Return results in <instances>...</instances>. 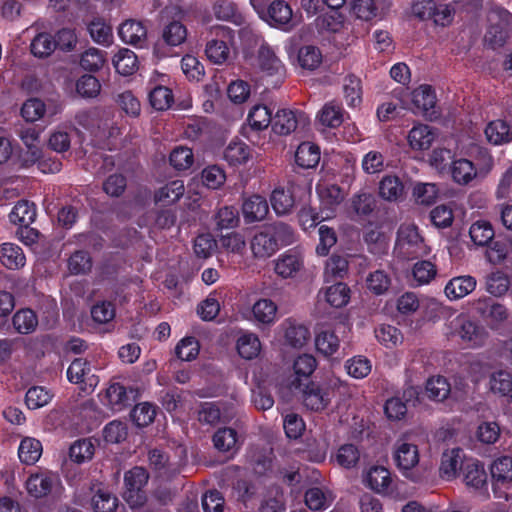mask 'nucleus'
I'll use <instances>...</instances> for the list:
<instances>
[{"label":"nucleus","mask_w":512,"mask_h":512,"mask_svg":"<svg viewBox=\"0 0 512 512\" xmlns=\"http://www.w3.org/2000/svg\"><path fill=\"white\" fill-rule=\"evenodd\" d=\"M437 274L435 264L428 260L418 261L414 264L412 269L413 279L417 285H425L430 283Z\"/></svg>","instance_id":"obj_55"},{"label":"nucleus","mask_w":512,"mask_h":512,"mask_svg":"<svg viewBox=\"0 0 512 512\" xmlns=\"http://www.w3.org/2000/svg\"><path fill=\"white\" fill-rule=\"evenodd\" d=\"M90 372L91 368L89 363L85 359L77 358L69 365L67 369V378L70 382L75 384L89 381V384L93 385L94 380L96 384L97 379L94 375L89 376Z\"/></svg>","instance_id":"obj_34"},{"label":"nucleus","mask_w":512,"mask_h":512,"mask_svg":"<svg viewBox=\"0 0 512 512\" xmlns=\"http://www.w3.org/2000/svg\"><path fill=\"white\" fill-rule=\"evenodd\" d=\"M464 480L467 485L480 488L487 480L484 466L478 460H469L464 467Z\"/></svg>","instance_id":"obj_39"},{"label":"nucleus","mask_w":512,"mask_h":512,"mask_svg":"<svg viewBox=\"0 0 512 512\" xmlns=\"http://www.w3.org/2000/svg\"><path fill=\"white\" fill-rule=\"evenodd\" d=\"M297 59L301 68L312 71L321 65L323 57L318 47L307 45L299 49Z\"/></svg>","instance_id":"obj_43"},{"label":"nucleus","mask_w":512,"mask_h":512,"mask_svg":"<svg viewBox=\"0 0 512 512\" xmlns=\"http://www.w3.org/2000/svg\"><path fill=\"white\" fill-rule=\"evenodd\" d=\"M148 473L142 467H134L124 476L123 498L131 508L141 507L146 501L143 487L148 481Z\"/></svg>","instance_id":"obj_5"},{"label":"nucleus","mask_w":512,"mask_h":512,"mask_svg":"<svg viewBox=\"0 0 512 512\" xmlns=\"http://www.w3.org/2000/svg\"><path fill=\"white\" fill-rule=\"evenodd\" d=\"M304 268V256L297 249H289L274 260V271L282 279L294 278Z\"/></svg>","instance_id":"obj_6"},{"label":"nucleus","mask_w":512,"mask_h":512,"mask_svg":"<svg viewBox=\"0 0 512 512\" xmlns=\"http://www.w3.org/2000/svg\"><path fill=\"white\" fill-rule=\"evenodd\" d=\"M285 341L294 348H302L310 339V331L304 324L293 319H286L281 324Z\"/></svg>","instance_id":"obj_13"},{"label":"nucleus","mask_w":512,"mask_h":512,"mask_svg":"<svg viewBox=\"0 0 512 512\" xmlns=\"http://www.w3.org/2000/svg\"><path fill=\"white\" fill-rule=\"evenodd\" d=\"M216 36L223 39H212L207 42L205 53L210 61L215 64H223L230 57V48L228 47L227 40L232 39V31L224 26H218L214 29Z\"/></svg>","instance_id":"obj_8"},{"label":"nucleus","mask_w":512,"mask_h":512,"mask_svg":"<svg viewBox=\"0 0 512 512\" xmlns=\"http://www.w3.org/2000/svg\"><path fill=\"white\" fill-rule=\"evenodd\" d=\"M37 317L30 309H22L13 317L14 328L21 334L32 332L37 326Z\"/></svg>","instance_id":"obj_56"},{"label":"nucleus","mask_w":512,"mask_h":512,"mask_svg":"<svg viewBox=\"0 0 512 512\" xmlns=\"http://www.w3.org/2000/svg\"><path fill=\"white\" fill-rule=\"evenodd\" d=\"M322 294L324 300L335 308L345 306L350 299L349 287L341 282L328 287Z\"/></svg>","instance_id":"obj_38"},{"label":"nucleus","mask_w":512,"mask_h":512,"mask_svg":"<svg viewBox=\"0 0 512 512\" xmlns=\"http://www.w3.org/2000/svg\"><path fill=\"white\" fill-rule=\"evenodd\" d=\"M412 103L415 108L426 116H432L436 104V95L429 85H421L412 93Z\"/></svg>","instance_id":"obj_21"},{"label":"nucleus","mask_w":512,"mask_h":512,"mask_svg":"<svg viewBox=\"0 0 512 512\" xmlns=\"http://www.w3.org/2000/svg\"><path fill=\"white\" fill-rule=\"evenodd\" d=\"M92 40L100 45H110L113 41L111 26L102 18H94L87 24Z\"/></svg>","instance_id":"obj_35"},{"label":"nucleus","mask_w":512,"mask_h":512,"mask_svg":"<svg viewBox=\"0 0 512 512\" xmlns=\"http://www.w3.org/2000/svg\"><path fill=\"white\" fill-rule=\"evenodd\" d=\"M0 261L8 269H18L25 265L26 258L18 245L4 243L0 246Z\"/></svg>","instance_id":"obj_26"},{"label":"nucleus","mask_w":512,"mask_h":512,"mask_svg":"<svg viewBox=\"0 0 512 512\" xmlns=\"http://www.w3.org/2000/svg\"><path fill=\"white\" fill-rule=\"evenodd\" d=\"M420 434L414 431L401 435L394 444L393 459L401 474L413 482L420 480L414 468L419 463L418 442Z\"/></svg>","instance_id":"obj_1"},{"label":"nucleus","mask_w":512,"mask_h":512,"mask_svg":"<svg viewBox=\"0 0 512 512\" xmlns=\"http://www.w3.org/2000/svg\"><path fill=\"white\" fill-rule=\"evenodd\" d=\"M212 11L218 20L236 24L241 21L236 5L228 0H216L212 6Z\"/></svg>","instance_id":"obj_50"},{"label":"nucleus","mask_w":512,"mask_h":512,"mask_svg":"<svg viewBox=\"0 0 512 512\" xmlns=\"http://www.w3.org/2000/svg\"><path fill=\"white\" fill-rule=\"evenodd\" d=\"M484 133L487 141L493 145H503L512 142V125L501 119L489 122Z\"/></svg>","instance_id":"obj_19"},{"label":"nucleus","mask_w":512,"mask_h":512,"mask_svg":"<svg viewBox=\"0 0 512 512\" xmlns=\"http://www.w3.org/2000/svg\"><path fill=\"white\" fill-rule=\"evenodd\" d=\"M492 392L507 396L512 403V375L506 371H498L490 377Z\"/></svg>","instance_id":"obj_52"},{"label":"nucleus","mask_w":512,"mask_h":512,"mask_svg":"<svg viewBox=\"0 0 512 512\" xmlns=\"http://www.w3.org/2000/svg\"><path fill=\"white\" fill-rule=\"evenodd\" d=\"M112 62L116 71L123 76L132 75L138 69L137 56L128 48H121L114 55Z\"/></svg>","instance_id":"obj_25"},{"label":"nucleus","mask_w":512,"mask_h":512,"mask_svg":"<svg viewBox=\"0 0 512 512\" xmlns=\"http://www.w3.org/2000/svg\"><path fill=\"white\" fill-rule=\"evenodd\" d=\"M156 416V406L149 402L137 404L131 413L132 420L139 427L148 426Z\"/></svg>","instance_id":"obj_58"},{"label":"nucleus","mask_w":512,"mask_h":512,"mask_svg":"<svg viewBox=\"0 0 512 512\" xmlns=\"http://www.w3.org/2000/svg\"><path fill=\"white\" fill-rule=\"evenodd\" d=\"M316 190L322 209L328 211L325 218H329L334 209L342 203L345 194L339 186L334 184H319Z\"/></svg>","instance_id":"obj_16"},{"label":"nucleus","mask_w":512,"mask_h":512,"mask_svg":"<svg viewBox=\"0 0 512 512\" xmlns=\"http://www.w3.org/2000/svg\"><path fill=\"white\" fill-rule=\"evenodd\" d=\"M225 160L231 165L244 164L250 158V148L240 141H232L224 152Z\"/></svg>","instance_id":"obj_49"},{"label":"nucleus","mask_w":512,"mask_h":512,"mask_svg":"<svg viewBox=\"0 0 512 512\" xmlns=\"http://www.w3.org/2000/svg\"><path fill=\"white\" fill-rule=\"evenodd\" d=\"M102 402L112 411L119 412L129 404V397L123 385L113 383L106 389Z\"/></svg>","instance_id":"obj_23"},{"label":"nucleus","mask_w":512,"mask_h":512,"mask_svg":"<svg viewBox=\"0 0 512 512\" xmlns=\"http://www.w3.org/2000/svg\"><path fill=\"white\" fill-rule=\"evenodd\" d=\"M407 138L413 150H426L430 148L434 134L428 125L420 124L410 130Z\"/></svg>","instance_id":"obj_28"},{"label":"nucleus","mask_w":512,"mask_h":512,"mask_svg":"<svg viewBox=\"0 0 512 512\" xmlns=\"http://www.w3.org/2000/svg\"><path fill=\"white\" fill-rule=\"evenodd\" d=\"M200 350L199 342L195 337H184L181 339L175 347L176 356L182 361L194 360Z\"/></svg>","instance_id":"obj_57"},{"label":"nucleus","mask_w":512,"mask_h":512,"mask_svg":"<svg viewBox=\"0 0 512 512\" xmlns=\"http://www.w3.org/2000/svg\"><path fill=\"white\" fill-rule=\"evenodd\" d=\"M412 14L420 20H432L436 25L447 26L453 20L454 8L442 0H415Z\"/></svg>","instance_id":"obj_3"},{"label":"nucleus","mask_w":512,"mask_h":512,"mask_svg":"<svg viewBox=\"0 0 512 512\" xmlns=\"http://www.w3.org/2000/svg\"><path fill=\"white\" fill-rule=\"evenodd\" d=\"M266 21L272 27L289 31L294 27L293 12L288 3L274 0L267 9Z\"/></svg>","instance_id":"obj_9"},{"label":"nucleus","mask_w":512,"mask_h":512,"mask_svg":"<svg viewBox=\"0 0 512 512\" xmlns=\"http://www.w3.org/2000/svg\"><path fill=\"white\" fill-rule=\"evenodd\" d=\"M404 192V186L396 176H385L379 183V196L384 200L398 201Z\"/></svg>","instance_id":"obj_37"},{"label":"nucleus","mask_w":512,"mask_h":512,"mask_svg":"<svg viewBox=\"0 0 512 512\" xmlns=\"http://www.w3.org/2000/svg\"><path fill=\"white\" fill-rule=\"evenodd\" d=\"M106 62V52L91 47L83 52L80 58V65L87 71H98Z\"/></svg>","instance_id":"obj_53"},{"label":"nucleus","mask_w":512,"mask_h":512,"mask_svg":"<svg viewBox=\"0 0 512 512\" xmlns=\"http://www.w3.org/2000/svg\"><path fill=\"white\" fill-rule=\"evenodd\" d=\"M250 249L253 257L259 260L269 258L279 250L277 243L265 226L257 230L250 239Z\"/></svg>","instance_id":"obj_10"},{"label":"nucleus","mask_w":512,"mask_h":512,"mask_svg":"<svg viewBox=\"0 0 512 512\" xmlns=\"http://www.w3.org/2000/svg\"><path fill=\"white\" fill-rule=\"evenodd\" d=\"M264 226L277 243L278 249L280 246L289 245L294 241V231L288 224L284 222H274Z\"/></svg>","instance_id":"obj_51"},{"label":"nucleus","mask_w":512,"mask_h":512,"mask_svg":"<svg viewBox=\"0 0 512 512\" xmlns=\"http://www.w3.org/2000/svg\"><path fill=\"white\" fill-rule=\"evenodd\" d=\"M94 455V445L89 439H82L74 442L69 449L70 459L77 463L82 464L90 460Z\"/></svg>","instance_id":"obj_54"},{"label":"nucleus","mask_w":512,"mask_h":512,"mask_svg":"<svg viewBox=\"0 0 512 512\" xmlns=\"http://www.w3.org/2000/svg\"><path fill=\"white\" fill-rule=\"evenodd\" d=\"M149 101L156 110H166L173 103L172 91L165 86H156L149 93Z\"/></svg>","instance_id":"obj_62"},{"label":"nucleus","mask_w":512,"mask_h":512,"mask_svg":"<svg viewBox=\"0 0 512 512\" xmlns=\"http://www.w3.org/2000/svg\"><path fill=\"white\" fill-rule=\"evenodd\" d=\"M42 452V443L33 437H24L18 447L19 459L27 465L35 464L40 459Z\"/></svg>","instance_id":"obj_24"},{"label":"nucleus","mask_w":512,"mask_h":512,"mask_svg":"<svg viewBox=\"0 0 512 512\" xmlns=\"http://www.w3.org/2000/svg\"><path fill=\"white\" fill-rule=\"evenodd\" d=\"M366 485L378 494H387L392 483L388 469L382 466H375L369 469L365 477Z\"/></svg>","instance_id":"obj_22"},{"label":"nucleus","mask_w":512,"mask_h":512,"mask_svg":"<svg viewBox=\"0 0 512 512\" xmlns=\"http://www.w3.org/2000/svg\"><path fill=\"white\" fill-rule=\"evenodd\" d=\"M237 441V432L232 428L219 429L213 436L215 448L222 452L235 448Z\"/></svg>","instance_id":"obj_63"},{"label":"nucleus","mask_w":512,"mask_h":512,"mask_svg":"<svg viewBox=\"0 0 512 512\" xmlns=\"http://www.w3.org/2000/svg\"><path fill=\"white\" fill-rule=\"evenodd\" d=\"M120 39L129 45L142 48L147 41V29L141 21L129 19L118 29Z\"/></svg>","instance_id":"obj_11"},{"label":"nucleus","mask_w":512,"mask_h":512,"mask_svg":"<svg viewBox=\"0 0 512 512\" xmlns=\"http://www.w3.org/2000/svg\"><path fill=\"white\" fill-rule=\"evenodd\" d=\"M315 345L319 353L331 356L338 351L340 341L335 331L323 330L316 335Z\"/></svg>","instance_id":"obj_41"},{"label":"nucleus","mask_w":512,"mask_h":512,"mask_svg":"<svg viewBox=\"0 0 512 512\" xmlns=\"http://www.w3.org/2000/svg\"><path fill=\"white\" fill-rule=\"evenodd\" d=\"M271 114L265 105L257 104L250 109L247 121L252 129L264 130L273 122Z\"/></svg>","instance_id":"obj_44"},{"label":"nucleus","mask_w":512,"mask_h":512,"mask_svg":"<svg viewBox=\"0 0 512 512\" xmlns=\"http://www.w3.org/2000/svg\"><path fill=\"white\" fill-rule=\"evenodd\" d=\"M343 92L348 106H358L362 101V88L360 79L354 75L346 76L343 82Z\"/></svg>","instance_id":"obj_48"},{"label":"nucleus","mask_w":512,"mask_h":512,"mask_svg":"<svg viewBox=\"0 0 512 512\" xmlns=\"http://www.w3.org/2000/svg\"><path fill=\"white\" fill-rule=\"evenodd\" d=\"M404 109L406 106L402 98L394 97L386 100L377 108V117L383 122L390 121Z\"/></svg>","instance_id":"obj_59"},{"label":"nucleus","mask_w":512,"mask_h":512,"mask_svg":"<svg viewBox=\"0 0 512 512\" xmlns=\"http://www.w3.org/2000/svg\"><path fill=\"white\" fill-rule=\"evenodd\" d=\"M20 138L24 145L27 147L33 161H37L42 156V151L39 147L40 133L32 127L22 129Z\"/></svg>","instance_id":"obj_60"},{"label":"nucleus","mask_w":512,"mask_h":512,"mask_svg":"<svg viewBox=\"0 0 512 512\" xmlns=\"http://www.w3.org/2000/svg\"><path fill=\"white\" fill-rule=\"evenodd\" d=\"M252 312L258 322L272 324L276 320L277 306L270 299H260L253 305Z\"/></svg>","instance_id":"obj_45"},{"label":"nucleus","mask_w":512,"mask_h":512,"mask_svg":"<svg viewBox=\"0 0 512 512\" xmlns=\"http://www.w3.org/2000/svg\"><path fill=\"white\" fill-rule=\"evenodd\" d=\"M427 396L435 401H443L450 394L451 387L446 378L442 376H433L426 383Z\"/></svg>","instance_id":"obj_47"},{"label":"nucleus","mask_w":512,"mask_h":512,"mask_svg":"<svg viewBox=\"0 0 512 512\" xmlns=\"http://www.w3.org/2000/svg\"><path fill=\"white\" fill-rule=\"evenodd\" d=\"M272 209L278 216L288 215L295 206V198L290 187H277L270 196Z\"/></svg>","instance_id":"obj_20"},{"label":"nucleus","mask_w":512,"mask_h":512,"mask_svg":"<svg viewBox=\"0 0 512 512\" xmlns=\"http://www.w3.org/2000/svg\"><path fill=\"white\" fill-rule=\"evenodd\" d=\"M237 350L242 358L253 359L261 351V342L256 334L246 333L238 338Z\"/></svg>","instance_id":"obj_40"},{"label":"nucleus","mask_w":512,"mask_h":512,"mask_svg":"<svg viewBox=\"0 0 512 512\" xmlns=\"http://www.w3.org/2000/svg\"><path fill=\"white\" fill-rule=\"evenodd\" d=\"M117 506V498L105 490H99L92 498V507L95 512H114Z\"/></svg>","instance_id":"obj_64"},{"label":"nucleus","mask_w":512,"mask_h":512,"mask_svg":"<svg viewBox=\"0 0 512 512\" xmlns=\"http://www.w3.org/2000/svg\"><path fill=\"white\" fill-rule=\"evenodd\" d=\"M462 450L453 448L442 454L440 473L443 478L452 479L456 476L462 464Z\"/></svg>","instance_id":"obj_30"},{"label":"nucleus","mask_w":512,"mask_h":512,"mask_svg":"<svg viewBox=\"0 0 512 512\" xmlns=\"http://www.w3.org/2000/svg\"><path fill=\"white\" fill-rule=\"evenodd\" d=\"M317 120L324 127L337 128L343 122V109L336 102H328L318 112Z\"/></svg>","instance_id":"obj_31"},{"label":"nucleus","mask_w":512,"mask_h":512,"mask_svg":"<svg viewBox=\"0 0 512 512\" xmlns=\"http://www.w3.org/2000/svg\"><path fill=\"white\" fill-rule=\"evenodd\" d=\"M320 160L318 146L310 142L301 143L295 153V162L298 166L309 169L315 167Z\"/></svg>","instance_id":"obj_32"},{"label":"nucleus","mask_w":512,"mask_h":512,"mask_svg":"<svg viewBox=\"0 0 512 512\" xmlns=\"http://www.w3.org/2000/svg\"><path fill=\"white\" fill-rule=\"evenodd\" d=\"M491 475L495 486H508L512 482V458L504 456L495 460Z\"/></svg>","instance_id":"obj_33"},{"label":"nucleus","mask_w":512,"mask_h":512,"mask_svg":"<svg viewBox=\"0 0 512 512\" xmlns=\"http://www.w3.org/2000/svg\"><path fill=\"white\" fill-rule=\"evenodd\" d=\"M184 191L182 180L171 181L156 192L155 201L163 205L173 204L183 196Z\"/></svg>","instance_id":"obj_36"},{"label":"nucleus","mask_w":512,"mask_h":512,"mask_svg":"<svg viewBox=\"0 0 512 512\" xmlns=\"http://www.w3.org/2000/svg\"><path fill=\"white\" fill-rule=\"evenodd\" d=\"M268 212V202L260 195H252L243 201L242 215L247 224L264 220Z\"/></svg>","instance_id":"obj_12"},{"label":"nucleus","mask_w":512,"mask_h":512,"mask_svg":"<svg viewBox=\"0 0 512 512\" xmlns=\"http://www.w3.org/2000/svg\"><path fill=\"white\" fill-rule=\"evenodd\" d=\"M477 281L470 275L452 278L445 286L444 292L448 299H461L475 290Z\"/></svg>","instance_id":"obj_18"},{"label":"nucleus","mask_w":512,"mask_h":512,"mask_svg":"<svg viewBox=\"0 0 512 512\" xmlns=\"http://www.w3.org/2000/svg\"><path fill=\"white\" fill-rule=\"evenodd\" d=\"M375 337L381 344L389 348L397 346L403 340L401 332L391 325H380L375 329Z\"/></svg>","instance_id":"obj_61"},{"label":"nucleus","mask_w":512,"mask_h":512,"mask_svg":"<svg viewBox=\"0 0 512 512\" xmlns=\"http://www.w3.org/2000/svg\"><path fill=\"white\" fill-rule=\"evenodd\" d=\"M257 67L266 76L276 77V83L285 77V66L275 51L267 44L261 45L258 50Z\"/></svg>","instance_id":"obj_7"},{"label":"nucleus","mask_w":512,"mask_h":512,"mask_svg":"<svg viewBox=\"0 0 512 512\" xmlns=\"http://www.w3.org/2000/svg\"><path fill=\"white\" fill-rule=\"evenodd\" d=\"M448 329L450 335L458 336L471 348L483 346L488 338L487 330L464 314L453 318Z\"/></svg>","instance_id":"obj_2"},{"label":"nucleus","mask_w":512,"mask_h":512,"mask_svg":"<svg viewBox=\"0 0 512 512\" xmlns=\"http://www.w3.org/2000/svg\"><path fill=\"white\" fill-rule=\"evenodd\" d=\"M469 235L474 244L485 246L494 238L495 232L490 222L478 220L471 225Z\"/></svg>","instance_id":"obj_42"},{"label":"nucleus","mask_w":512,"mask_h":512,"mask_svg":"<svg viewBox=\"0 0 512 512\" xmlns=\"http://www.w3.org/2000/svg\"><path fill=\"white\" fill-rule=\"evenodd\" d=\"M395 251L403 258H417L428 254L418 228L413 224H403L397 232Z\"/></svg>","instance_id":"obj_4"},{"label":"nucleus","mask_w":512,"mask_h":512,"mask_svg":"<svg viewBox=\"0 0 512 512\" xmlns=\"http://www.w3.org/2000/svg\"><path fill=\"white\" fill-rule=\"evenodd\" d=\"M330 393L321 385L309 383L303 391V403L312 411H322L330 403Z\"/></svg>","instance_id":"obj_15"},{"label":"nucleus","mask_w":512,"mask_h":512,"mask_svg":"<svg viewBox=\"0 0 512 512\" xmlns=\"http://www.w3.org/2000/svg\"><path fill=\"white\" fill-rule=\"evenodd\" d=\"M302 118H304V114L301 112L288 109L278 110L273 118L272 129L276 134L288 135L297 128Z\"/></svg>","instance_id":"obj_17"},{"label":"nucleus","mask_w":512,"mask_h":512,"mask_svg":"<svg viewBox=\"0 0 512 512\" xmlns=\"http://www.w3.org/2000/svg\"><path fill=\"white\" fill-rule=\"evenodd\" d=\"M56 480L55 474L49 471H40L29 476L26 481V489L31 496L40 498L50 493Z\"/></svg>","instance_id":"obj_14"},{"label":"nucleus","mask_w":512,"mask_h":512,"mask_svg":"<svg viewBox=\"0 0 512 512\" xmlns=\"http://www.w3.org/2000/svg\"><path fill=\"white\" fill-rule=\"evenodd\" d=\"M450 171L453 180L461 185L468 184L477 176V169L473 162L464 158L454 160Z\"/></svg>","instance_id":"obj_27"},{"label":"nucleus","mask_w":512,"mask_h":512,"mask_svg":"<svg viewBox=\"0 0 512 512\" xmlns=\"http://www.w3.org/2000/svg\"><path fill=\"white\" fill-rule=\"evenodd\" d=\"M9 218L14 224L28 227L36 218L35 205L26 200L18 201L10 212Z\"/></svg>","instance_id":"obj_29"},{"label":"nucleus","mask_w":512,"mask_h":512,"mask_svg":"<svg viewBox=\"0 0 512 512\" xmlns=\"http://www.w3.org/2000/svg\"><path fill=\"white\" fill-rule=\"evenodd\" d=\"M30 49L36 57H48L56 49V40L49 33H39L32 40Z\"/></svg>","instance_id":"obj_46"}]
</instances>
